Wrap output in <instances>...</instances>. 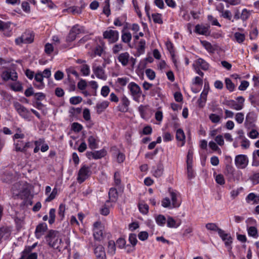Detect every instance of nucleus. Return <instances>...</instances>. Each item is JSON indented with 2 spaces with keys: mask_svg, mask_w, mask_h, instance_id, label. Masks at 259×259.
Returning <instances> with one entry per match:
<instances>
[{
  "mask_svg": "<svg viewBox=\"0 0 259 259\" xmlns=\"http://www.w3.org/2000/svg\"><path fill=\"white\" fill-rule=\"evenodd\" d=\"M11 190L13 197L15 198L26 199L30 195V191L27 186L23 182H18L14 184Z\"/></svg>",
  "mask_w": 259,
  "mask_h": 259,
  "instance_id": "obj_1",
  "label": "nucleus"
},
{
  "mask_svg": "<svg viewBox=\"0 0 259 259\" xmlns=\"http://www.w3.org/2000/svg\"><path fill=\"white\" fill-rule=\"evenodd\" d=\"M48 244L51 247L60 250L63 242L60 233L54 230H50L46 237Z\"/></svg>",
  "mask_w": 259,
  "mask_h": 259,
  "instance_id": "obj_2",
  "label": "nucleus"
},
{
  "mask_svg": "<svg viewBox=\"0 0 259 259\" xmlns=\"http://www.w3.org/2000/svg\"><path fill=\"white\" fill-rule=\"evenodd\" d=\"M34 35L30 30H26L21 36L15 39V43L17 45L21 46L23 44H30L33 41Z\"/></svg>",
  "mask_w": 259,
  "mask_h": 259,
  "instance_id": "obj_3",
  "label": "nucleus"
},
{
  "mask_svg": "<svg viewBox=\"0 0 259 259\" xmlns=\"http://www.w3.org/2000/svg\"><path fill=\"white\" fill-rule=\"evenodd\" d=\"M128 88L131 92L133 99L136 101L139 102L142 94L140 87L135 82H132L128 84Z\"/></svg>",
  "mask_w": 259,
  "mask_h": 259,
  "instance_id": "obj_4",
  "label": "nucleus"
},
{
  "mask_svg": "<svg viewBox=\"0 0 259 259\" xmlns=\"http://www.w3.org/2000/svg\"><path fill=\"white\" fill-rule=\"evenodd\" d=\"M92 172L91 167L83 165L79 169L78 173L77 180L79 183H82L91 175Z\"/></svg>",
  "mask_w": 259,
  "mask_h": 259,
  "instance_id": "obj_5",
  "label": "nucleus"
},
{
  "mask_svg": "<svg viewBox=\"0 0 259 259\" xmlns=\"http://www.w3.org/2000/svg\"><path fill=\"white\" fill-rule=\"evenodd\" d=\"M237 100L238 102L234 100L227 101L225 104L232 109L236 110H241L244 106V99L242 97L240 96L237 97Z\"/></svg>",
  "mask_w": 259,
  "mask_h": 259,
  "instance_id": "obj_6",
  "label": "nucleus"
},
{
  "mask_svg": "<svg viewBox=\"0 0 259 259\" xmlns=\"http://www.w3.org/2000/svg\"><path fill=\"white\" fill-rule=\"evenodd\" d=\"M169 196L171 200V207L178 208L181 204V200L180 199V194L179 192L169 190Z\"/></svg>",
  "mask_w": 259,
  "mask_h": 259,
  "instance_id": "obj_7",
  "label": "nucleus"
},
{
  "mask_svg": "<svg viewBox=\"0 0 259 259\" xmlns=\"http://www.w3.org/2000/svg\"><path fill=\"white\" fill-rule=\"evenodd\" d=\"M235 163L238 168L243 169L248 165V159L245 155H238L235 157Z\"/></svg>",
  "mask_w": 259,
  "mask_h": 259,
  "instance_id": "obj_8",
  "label": "nucleus"
},
{
  "mask_svg": "<svg viewBox=\"0 0 259 259\" xmlns=\"http://www.w3.org/2000/svg\"><path fill=\"white\" fill-rule=\"evenodd\" d=\"M103 229L101 222H96L94 224L93 235L95 240L101 241L103 239Z\"/></svg>",
  "mask_w": 259,
  "mask_h": 259,
  "instance_id": "obj_9",
  "label": "nucleus"
},
{
  "mask_svg": "<svg viewBox=\"0 0 259 259\" xmlns=\"http://www.w3.org/2000/svg\"><path fill=\"white\" fill-rule=\"evenodd\" d=\"M14 106L15 109L21 116L25 119L29 118L30 112L24 106L17 102L14 103Z\"/></svg>",
  "mask_w": 259,
  "mask_h": 259,
  "instance_id": "obj_10",
  "label": "nucleus"
},
{
  "mask_svg": "<svg viewBox=\"0 0 259 259\" xmlns=\"http://www.w3.org/2000/svg\"><path fill=\"white\" fill-rule=\"evenodd\" d=\"M103 36L105 38L108 39L109 42L113 43L118 39V32L116 30H108L104 32Z\"/></svg>",
  "mask_w": 259,
  "mask_h": 259,
  "instance_id": "obj_11",
  "label": "nucleus"
},
{
  "mask_svg": "<svg viewBox=\"0 0 259 259\" xmlns=\"http://www.w3.org/2000/svg\"><path fill=\"white\" fill-rule=\"evenodd\" d=\"M2 77L5 81L10 79L15 81L17 80L18 76L17 72L14 70L8 69L2 73Z\"/></svg>",
  "mask_w": 259,
  "mask_h": 259,
  "instance_id": "obj_12",
  "label": "nucleus"
},
{
  "mask_svg": "<svg viewBox=\"0 0 259 259\" xmlns=\"http://www.w3.org/2000/svg\"><path fill=\"white\" fill-rule=\"evenodd\" d=\"M93 71L97 78L104 80L106 79L107 76L105 73L103 68L101 66L93 64Z\"/></svg>",
  "mask_w": 259,
  "mask_h": 259,
  "instance_id": "obj_13",
  "label": "nucleus"
},
{
  "mask_svg": "<svg viewBox=\"0 0 259 259\" xmlns=\"http://www.w3.org/2000/svg\"><path fill=\"white\" fill-rule=\"evenodd\" d=\"M130 101L125 96H123L120 99V104L118 106V110L120 112H125L128 111Z\"/></svg>",
  "mask_w": 259,
  "mask_h": 259,
  "instance_id": "obj_14",
  "label": "nucleus"
},
{
  "mask_svg": "<svg viewBox=\"0 0 259 259\" xmlns=\"http://www.w3.org/2000/svg\"><path fill=\"white\" fill-rule=\"evenodd\" d=\"M47 229V225L45 223L39 224L36 228L35 234L37 239L40 238Z\"/></svg>",
  "mask_w": 259,
  "mask_h": 259,
  "instance_id": "obj_15",
  "label": "nucleus"
},
{
  "mask_svg": "<svg viewBox=\"0 0 259 259\" xmlns=\"http://www.w3.org/2000/svg\"><path fill=\"white\" fill-rule=\"evenodd\" d=\"M94 253L97 259H106V254L104 247L99 245L94 249Z\"/></svg>",
  "mask_w": 259,
  "mask_h": 259,
  "instance_id": "obj_16",
  "label": "nucleus"
},
{
  "mask_svg": "<svg viewBox=\"0 0 259 259\" xmlns=\"http://www.w3.org/2000/svg\"><path fill=\"white\" fill-rule=\"evenodd\" d=\"M218 234L222 240L225 242L226 246H229L232 242V238L229 234L226 233L221 229L219 230Z\"/></svg>",
  "mask_w": 259,
  "mask_h": 259,
  "instance_id": "obj_17",
  "label": "nucleus"
},
{
  "mask_svg": "<svg viewBox=\"0 0 259 259\" xmlns=\"http://www.w3.org/2000/svg\"><path fill=\"white\" fill-rule=\"evenodd\" d=\"M111 151L113 154L116 157L117 161L118 163H122L125 160V155L120 152L116 147L111 148Z\"/></svg>",
  "mask_w": 259,
  "mask_h": 259,
  "instance_id": "obj_18",
  "label": "nucleus"
},
{
  "mask_svg": "<svg viewBox=\"0 0 259 259\" xmlns=\"http://www.w3.org/2000/svg\"><path fill=\"white\" fill-rule=\"evenodd\" d=\"M130 59V55L127 52H124L120 54L118 57V60L121 64L125 66H126L128 63Z\"/></svg>",
  "mask_w": 259,
  "mask_h": 259,
  "instance_id": "obj_19",
  "label": "nucleus"
},
{
  "mask_svg": "<svg viewBox=\"0 0 259 259\" xmlns=\"http://www.w3.org/2000/svg\"><path fill=\"white\" fill-rule=\"evenodd\" d=\"M176 139L178 141L181 142L180 146L184 145L185 143V135L182 129H177L176 131Z\"/></svg>",
  "mask_w": 259,
  "mask_h": 259,
  "instance_id": "obj_20",
  "label": "nucleus"
},
{
  "mask_svg": "<svg viewBox=\"0 0 259 259\" xmlns=\"http://www.w3.org/2000/svg\"><path fill=\"white\" fill-rule=\"evenodd\" d=\"M43 78H44V77L41 74V72H37V73H36V74L35 75V76H34V79L37 82H39V85L34 84V85L39 89L43 88L44 87V83L43 82Z\"/></svg>",
  "mask_w": 259,
  "mask_h": 259,
  "instance_id": "obj_21",
  "label": "nucleus"
},
{
  "mask_svg": "<svg viewBox=\"0 0 259 259\" xmlns=\"http://www.w3.org/2000/svg\"><path fill=\"white\" fill-rule=\"evenodd\" d=\"M246 201L248 203L250 201H253V204H257L259 203V196L255 195L253 193H250L247 196Z\"/></svg>",
  "mask_w": 259,
  "mask_h": 259,
  "instance_id": "obj_22",
  "label": "nucleus"
},
{
  "mask_svg": "<svg viewBox=\"0 0 259 259\" xmlns=\"http://www.w3.org/2000/svg\"><path fill=\"white\" fill-rule=\"evenodd\" d=\"M88 141L89 143V146L91 149H95L98 148L97 139L95 137L93 136H90L88 138Z\"/></svg>",
  "mask_w": 259,
  "mask_h": 259,
  "instance_id": "obj_23",
  "label": "nucleus"
},
{
  "mask_svg": "<svg viewBox=\"0 0 259 259\" xmlns=\"http://www.w3.org/2000/svg\"><path fill=\"white\" fill-rule=\"evenodd\" d=\"M109 105L108 101H103L101 103H98L96 105L97 112L100 114Z\"/></svg>",
  "mask_w": 259,
  "mask_h": 259,
  "instance_id": "obj_24",
  "label": "nucleus"
},
{
  "mask_svg": "<svg viewBox=\"0 0 259 259\" xmlns=\"http://www.w3.org/2000/svg\"><path fill=\"white\" fill-rule=\"evenodd\" d=\"M196 64L202 69L207 70L209 68V64L204 60L199 58L196 61Z\"/></svg>",
  "mask_w": 259,
  "mask_h": 259,
  "instance_id": "obj_25",
  "label": "nucleus"
},
{
  "mask_svg": "<svg viewBox=\"0 0 259 259\" xmlns=\"http://www.w3.org/2000/svg\"><path fill=\"white\" fill-rule=\"evenodd\" d=\"M109 198L111 201H115L118 197L117 191L115 188H111L108 193Z\"/></svg>",
  "mask_w": 259,
  "mask_h": 259,
  "instance_id": "obj_26",
  "label": "nucleus"
},
{
  "mask_svg": "<svg viewBox=\"0 0 259 259\" xmlns=\"http://www.w3.org/2000/svg\"><path fill=\"white\" fill-rule=\"evenodd\" d=\"M195 32L198 34H206L208 32V28L207 27L203 26V25H197L195 26Z\"/></svg>",
  "mask_w": 259,
  "mask_h": 259,
  "instance_id": "obj_27",
  "label": "nucleus"
},
{
  "mask_svg": "<svg viewBox=\"0 0 259 259\" xmlns=\"http://www.w3.org/2000/svg\"><path fill=\"white\" fill-rule=\"evenodd\" d=\"M163 172V165L161 163H159L157 165L156 168L154 170V171L153 172V175L155 177L158 178V177H161L162 175Z\"/></svg>",
  "mask_w": 259,
  "mask_h": 259,
  "instance_id": "obj_28",
  "label": "nucleus"
},
{
  "mask_svg": "<svg viewBox=\"0 0 259 259\" xmlns=\"http://www.w3.org/2000/svg\"><path fill=\"white\" fill-rule=\"evenodd\" d=\"M85 5H81V7L73 6L68 9V11L73 14H78L81 13L82 9L84 7Z\"/></svg>",
  "mask_w": 259,
  "mask_h": 259,
  "instance_id": "obj_29",
  "label": "nucleus"
},
{
  "mask_svg": "<svg viewBox=\"0 0 259 259\" xmlns=\"http://www.w3.org/2000/svg\"><path fill=\"white\" fill-rule=\"evenodd\" d=\"M71 30L76 35L80 33H84L85 32L84 28L83 26H81L78 25L74 26L71 28Z\"/></svg>",
  "mask_w": 259,
  "mask_h": 259,
  "instance_id": "obj_30",
  "label": "nucleus"
},
{
  "mask_svg": "<svg viewBox=\"0 0 259 259\" xmlns=\"http://www.w3.org/2000/svg\"><path fill=\"white\" fill-rule=\"evenodd\" d=\"M116 247L114 241L110 240L108 244V253L111 254H114L115 252Z\"/></svg>",
  "mask_w": 259,
  "mask_h": 259,
  "instance_id": "obj_31",
  "label": "nucleus"
},
{
  "mask_svg": "<svg viewBox=\"0 0 259 259\" xmlns=\"http://www.w3.org/2000/svg\"><path fill=\"white\" fill-rule=\"evenodd\" d=\"M107 154V151L103 149L99 151H94V159H98L104 157Z\"/></svg>",
  "mask_w": 259,
  "mask_h": 259,
  "instance_id": "obj_32",
  "label": "nucleus"
},
{
  "mask_svg": "<svg viewBox=\"0 0 259 259\" xmlns=\"http://www.w3.org/2000/svg\"><path fill=\"white\" fill-rule=\"evenodd\" d=\"M122 41L125 43H128L132 39V34L128 32L122 31L121 35Z\"/></svg>",
  "mask_w": 259,
  "mask_h": 259,
  "instance_id": "obj_33",
  "label": "nucleus"
},
{
  "mask_svg": "<svg viewBox=\"0 0 259 259\" xmlns=\"http://www.w3.org/2000/svg\"><path fill=\"white\" fill-rule=\"evenodd\" d=\"M252 11L244 9L240 15V19L243 21H245L249 18L251 14Z\"/></svg>",
  "mask_w": 259,
  "mask_h": 259,
  "instance_id": "obj_34",
  "label": "nucleus"
},
{
  "mask_svg": "<svg viewBox=\"0 0 259 259\" xmlns=\"http://www.w3.org/2000/svg\"><path fill=\"white\" fill-rule=\"evenodd\" d=\"M222 118V115H218L214 113H211L209 116V119L211 120L212 122L214 123H218L220 122Z\"/></svg>",
  "mask_w": 259,
  "mask_h": 259,
  "instance_id": "obj_35",
  "label": "nucleus"
},
{
  "mask_svg": "<svg viewBox=\"0 0 259 259\" xmlns=\"http://www.w3.org/2000/svg\"><path fill=\"white\" fill-rule=\"evenodd\" d=\"M36 243H34L31 246H28L26 249H25L22 252V255L21 257L19 259H24L25 256L29 253L31 250L36 246Z\"/></svg>",
  "mask_w": 259,
  "mask_h": 259,
  "instance_id": "obj_36",
  "label": "nucleus"
},
{
  "mask_svg": "<svg viewBox=\"0 0 259 259\" xmlns=\"http://www.w3.org/2000/svg\"><path fill=\"white\" fill-rule=\"evenodd\" d=\"M180 224H177L175 220L170 217H168L167 220V226L169 228H177Z\"/></svg>",
  "mask_w": 259,
  "mask_h": 259,
  "instance_id": "obj_37",
  "label": "nucleus"
},
{
  "mask_svg": "<svg viewBox=\"0 0 259 259\" xmlns=\"http://www.w3.org/2000/svg\"><path fill=\"white\" fill-rule=\"evenodd\" d=\"M248 235L254 238H257L258 236L257 230L255 227H250L247 229Z\"/></svg>",
  "mask_w": 259,
  "mask_h": 259,
  "instance_id": "obj_38",
  "label": "nucleus"
},
{
  "mask_svg": "<svg viewBox=\"0 0 259 259\" xmlns=\"http://www.w3.org/2000/svg\"><path fill=\"white\" fill-rule=\"evenodd\" d=\"M205 227L208 230L217 231L218 232H219V230L221 229L215 223H207L205 225Z\"/></svg>",
  "mask_w": 259,
  "mask_h": 259,
  "instance_id": "obj_39",
  "label": "nucleus"
},
{
  "mask_svg": "<svg viewBox=\"0 0 259 259\" xmlns=\"http://www.w3.org/2000/svg\"><path fill=\"white\" fill-rule=\"evenodd\" d=\"M157 224L160 226H163L166 222V218L163 215H158L155 218Z\"/></svg>",
  "mask_w": 259,
  "mask_h": 259,
  "instance_id": "obj_40",
  "label": "nucleus"
},
{
  "mask_svg": "<svg viewBox=\"0 0 259 259\" xmlns=\"http://www.w3.org/2000/svg\"><path fill=\"white\" fill-rule=\"evenodd\" d=\"M234 37L236 41L239 44L242 43L245 39L244 34L240 32H236L234 34Z\"/></svg>",
  "mask_w": 259,
  "mask_h": 259,
  "instance_id": "obj_41",
  "label": "nucleus"
},
{
  "mask_svg": "<svg viewBox=\"0 0 259 259\" xmlns=\"http://www.w3.org/2000/svg\"><path fill=\"white\" fill-rule=\"evenodd\" d=\"M152 17L153 21L155 23L158 24H162L163 23L162 19L161 18V15L160 14H153L152 15Z\"/></svg>",
  "mask_w": 259,
  "mask_h": 259,
  "instance_id": "obj_42",
  "label": "nucleus"
},
{
  "mask_svg": "<svg viewBox=\"0 0 259 259\" xmlns=\"http://www.w3.org/2000/svg\"><path fill=\"white\" fill-rule=\"evenodd\" d=\"M201 44L205 48V49L208 51L209 52L213 53L214 51V48L212 46L210 43L207 42L206 41H201Z\"/></svg>",
  "mask_w": 259,
  "mask_h": 259,
  "instance_id": "obj_43",
  "label": "nucleus"
},
{
  "mask_svg": "<svg viewBox=\"0 0 259 259\" xmlns=\"http://www.w3.org/2000/svg\"><path fill=\"white\" fill-rule=\"evenodd\" d=\"M187 176L189 179L194 178L195 175L192 168V164L187 165Z\"/></svg>",
  "mask_w": 259,
  "mask_h": 259,
  "instance_id": "obj_44",
  "label": "nucleus"
},
{
  "mask_svg": "<svg viewBox=\"0 0 259 259\" xmlns=\"http://www.w3.org/2000/svg\"><path fill=\"white\" fill-rule=\"evenodd\" d=\"M225 83L227 89L230 92H232L235 88V85L231 80L227 78L225 80Z\"/></svg>",
  "mask_w": 259,
  "mask_h": 259,
  "instance_id": "obj_45",
  "label": "nucleus"
},
{
  "mask_svg": "<svg viewBox=\"0 0 259 259\" xmlns=\"http://www.w3.org/2000/svg\"><path fill=\"white\" fill-rule=\"evenodd\" d=\"M55 212H56V210L54 208H51L50 210V212H49L50 219L49 220V222L50 224H52L55 222V217H56Z\"/></svg>",
  "mask_w": 259,
  "mask_h": 259,
  "instance_id": "obj_46",
  "label": "nucleus"
},
{
  "mask_svg": "<svg viewBox=\"0 0 259 259\" xmlns=\"http://www.w3.org/2000/svg\"><path fill=\"white\" fill-rule=\"evenodd\" d=\"M161 94V89L158 87L153 88L150 91V95L152 96H157L160 97Z\"/></svg>",
  "mask_w": 259,
  "mask_h": 259,
  "instance_id": "obj_47",
  "label": "nucleus"
},
{
  "mask_svg": "<svg viewBox=\"0 0 259 259\" xmlns=\"http://www.w3.org/2000/svg\"><path fill=\"white\" fill-rule=\"evenodd\" d=\"M128 241L133 246H135L138 242L136 235L135 234H131L129 235Z\"/></svg>",
  "mask_w": 259,
  "mask_h": 259,
  "instance_id": "obj_48",
  "label": "nucleus"
},
{
  "mask_svg": "<svg viewBox=\"0 0 259 259\" xmlns=\"http://www.w3.org/2000/svg\"><path fill=\"white\" fill-rule=\"evenodd\" d=\"M140 211L143 214H146L148 212L149 206L146 204L140 203L139 205Z\"/></svg>",
  "mask_w": 259,
  "mask_h": 259,
  "instance_id": "obj_49",
  "label": "nucleus"
},
{
  "mask_svg": "<svg viewBox=\"0 0 259 259\" xmlns=\"http://www.w3.org/2000/svg\"><path fill=\"white\" fill-rule=\"evenodd\" d=\"M81 72L84 76H88L90 74V67L87 64H83L81 68Z\"/></svg>",
  "mask_w": 259,
  "mask_h": 259,
  "instance_id": "obj_50",
  "label": "nucleus"
},
{
  "mask_svg": "<svg viewBox=\"0 0 259 259\" xmlns=\"http://www.w3.org/2000/svg\"><path fill=\"white\" fill-rule=\"evenodd\" d=\"M57 194V188H55L53 189V191H52L51 193L49 195V196L46 198V202H50L53 200Z\"/></svg>",
  "mask_w": 259,
  "mask_h": 259,
  "instance_id": "obj_51",
  "label": "nucleus"
},
{
  "mask_svg": "<svg viewBox=\"0 0 259 259\" xmlns=\"http://www.w3.org/2000/svg\"><path fill=\"white\" fill-rule=\"evenodd\" d=\"M244 119V114L242 112H239L235 115V120L239 124L243 122Z\"/></svg>",
  "mask_w": 259,
  "mask_h": 259,
  "instance_id": "obj_52",
  "label": "nucleus"
},
{
  "mask_svg": "<svg viewBox=\"0 0 259 259\" xmlns=\"http://www.w3.org/2000/svg\"><path fill=\"white\" fill-rule=\"evenodd\" d=\"M110 4H109V0H106L105 2V6L103 9L104 13L108 16L110 14V10L109 9Z\"/></svg>",
  "mask_w": 259,
  "mask_h": 259,
  "instance_id": "obj_53",
  "label": "nucleus"
},
{
  "mask_svg": "<svg viewBox=\"0 0 259 259\" xmlns=\"http://www.w3.org/2000/svg\"><path fill=\"white\" fill-rule=\"evenodd\" d=\"M82 128V126L78 122H74L72 124V128L75 132H79Z\"/></svg>",
  "mask_w": 259,
  "mask_h": 259,
  "instance_id": "obj_54",
  "label": "nucleus"
},
{
  "mask_svg": "<svg viewBox=\"0 0 259 259\" xmlns=\"http://www.w3.org/2000/svg\"><path fill=\"white\" fill-rule=\"evenodd\" d=\"M31 146V144L30 142H27L25 144H23L22 147H20V146H17V151H20L22 152H24L26 151V148H29Z\"/></svg>",
  "mask_w": 259,
  "mask_h": 259,
  "instance_id": "obj_55",
  "label": "nucleus"
},
{
  "mask_svg": "<svg viewBox=\"0 0 259 259\" xmlns=\"http://www.w3.org/2000/svg\"><path fill=\"white\" fill-rule=\"evenodd\" d=\"M220 12L222 13V16L224 18L228 19V20H231L232 18V14L230 11L225 10V11H220Z\"/></svg>",
  "mask_w": 259,
  "mask_h": 259,
  "instance_id": "obj_56",
  "label": "nucleus"
},
{
  "mask_svg": "<svg viewBox=\"0 0 259 259\" xmlns=\"http://www.w3.org/2000/svg\"><path fill=\"white\" fill-rule=\"evenodd\" d=\"M162 206L164 207H171V203L170 202V199L168 197L164 198L162 202Z\"/></svg>",
  "mask_w": 259,
  "mask_h": 259,
  "instance_id": "obj_57",
  "label": "nucleus"
},
{
  "mask_svg": "<svg viewBox=\"0 0 259 259\" xmlns=\"http://www.w3.org/2000/svg\"><path fill=\"white\" fill-rule=\"evenodd\" d=\"M82 101V98L80 97H73L70 99V103L72 105H76L80 103Z\"/></svg>",
  "mask_w": 259,
  "mask_h": 259,
  "instance_id": "obj_58",
  "label": "nucleus"
},
{
  "mask_svg": "<svg viewBox=\"0 0 259 259\" xmlns=\"http://www.w3.org/2000/svg\"><path fill=\"white\" fill-rule=\"evenodd\" d=\"M147 76L150 79L153 80L155 77V72L150 69H147L145 71Z\"/></svg>",
  "mask_w": 259,
  "mask_h": 259,
  "instance_id": "obj_59",
  "label": "nucleus"
},
{
  "mask_svg": "<svg viewBox=\"0 0 259 259\" xmlns=\"http://www.w3.org/2000/svg\"><path fill=\"white\" fill-rule=\"evenodd\" d=\"M215 181L216 182L221 185H224L225 184V179L224 176L221 174H219L215 177Z\"/></svg>",
  "mask_w": 259,
  "mask_h": 259,
  "instance_id": "obj_60",
  "label": "nucleus"
},
{
  "mask_svg": "<svg viewBox=\"0 0 259 259\" xmlns=\"http://www.w3.org/2000/svg\"><path fill=\"white\" fill-rule=\"evenodd\" d=\"M76 35L70 30L68 36L66 37V41L68 42H71L75 39Z\"/></svg>",
  "mask_w": 259,
  "mask_h": 259,
  "instance_id": "obj_61",
  "label": "nucleus"
},
{
  "mask_svg": "<svg viewBox=\"0 0 259 259\" xmlns=\"http://www.w3.org/2000/svg\"><path fill=\"white\" fill-rule=\"evenodd\" d=\"M193 163V152L189 150L187 156V165L192 164Z\"/></svg>",
  "mask_w": 259,
  "mask_h": 259,
  "instance_id": "obj_62",
  "label": "nucleus"
},
{
  "mask_svg": "<svg viewBox=\"0 0 259 259\" xmlns=\"http://www.w3.org/2000/svg\"><path fill=\"white\" fill-rule=\"evenodd\" d=\"M138 237L140 240L145 241L147 239L148 237V233L146 231H142L139 233Z\"/></svg>",
  "mask_w": 259,
  "mask_h": 259,
  "instance_id": "obj_63",
  "label": "nucleus"
},
{
  "mask_svg": "<svg viewBox=\"0 0 259 259\" xmlns=\"http://www.w3.org/2000/svg\"><path fill=\"white\" fill-rule=\"evenodd\" d=\"M122 45L121 44L115 45L112 48V52L114 54H117L122 50Z\"/></svg>",
  "mask_w": 259,
  "mask_h": 259,
  "instance_id": "obj_64",
  "label": "nucleus"
}]
</instances>
